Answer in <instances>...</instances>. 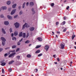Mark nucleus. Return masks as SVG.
<instances>
[{
  "mask_svg": "<svg viewBox=\"0 0 76 76\" xmlns=\"http://www.w3.org/2000/svg\"><path fill=\"white\" fill-rule=\"evenodd\" d=\"M75 37H76V36H75V35L73 34L72 37V39H74V38H75Z\"/></svg>",
  "mask_w": 76,
  "mask_h": 76,
  "instance_id": "obj_29",
  "label": "nucleus"
},
{
  "mask_svg": "<svg viewBox=\"0 0 76 76\" xmlns=\"http://www.w3.org/2000/svg\"><path fill=\"white\" fill-rule=\"evenodd\" d=\"M64 63H66V60L64 61Z\"/></svg>",
  "mask_w": 76,
  "mask_h": 76,
  "instance_id": "obj_60",
  "label": "nucleus"
},
{
  "mask_svg": "<svg viewBox=\"0 0 76 76\" xmlns=\"http://www.w3.org/2000/svg\"><path fill=\"white\" fill-rule=\"evenodd\" d=\"M19 50H20V48H18L16 50V52H17V51H19Z\"/></svg>",
  "mask_w": 76,
  "mask_h": 76,
  "instance_id": "obj_44",
  "label": "nucleus"
},
{
  "mask_svg": "<svg viewBox=\"0 0 76 76\" xmlns=\"http://www.w3.org/2000/svg\"><path fill=\"white\" fill-rule=\"evenodd\" d=\"M17 58H18V59H20V56H17Z\"/></svg>",
  "mask_w": 76,
  "mask_h": 76,
  "instance_id": "obj_42",
  "label": "nucleus"
},
{
  "mask_svg": "<svg viewBox=\"0 0 76 76\" xmlns=\"http://www.w3.org/2000/svg\"><path fill=\"white\" fill-rule=\"evenodd\" d=\"M1 66H5V65H6V63L4 62L3 63L1 64Z\"/></svg>",
  "mask_w": 76,
  "mask_h": 76,
  "instance_id": "obj_25",
  "label": "nucleus"
},
{
  "mask_svg": "<svg viewBox=\"0 0 76 76\" xmlns=\"http://www.w3.org/2000/svg\"><path fill=\"white\" fill-rule=\"evenodd\" d=\"M29 37V33H27L26 36V38H28Z\"/></svg>",
  "mask_w": 76,
  "mask_h": 76,
  "instance_id": "obj_28",
  "label": "nucleus"
},
{
  "mask_svg": "<svg viewBox=\"0 0 76 76\" xmlns=\"http://www.w3.org/2000/svg\"><path fill=\"white\" fill-rule=\"evenodd\" d=\"M50 5L52 7L54 6V3H52L50 4Z\"/></svg>",
  "mask_w": 76,
  "mask_h": 76,
  "instance_id": "obj_40",
  "label": "nucleus"
},
{
  "mask_svg": "<svg viewBox=\"0 0 76 76\" xmlns=\"http://www.w3.org/2000/svg\"><path fill=\"white\" fill-rule=\"evenodd\" d=\"M30 42V41H29V40H27L25 42V43H26V44H28V43H29Z\"/></svg>",
  "mask_w": 76,
  "mask_h": 76,
  "instance_id": "obj_26",
  "label": "nucleus"
},
{
  "mask_svg": "<svg viewBox=\"0 0 76 76\" xmlns=\"http://www.w3.org/2000/svg\"><path fill=\"white\" fill-rule=\"evenodd\" d=\"M10 47H8L5 48V50H8V49H10Z\"/></svg>",
  "mask_w": 76,
  "mask_h": 76,
  "instance_id": "obj_47",
  "label": "nucleus"
},
{
  "mask_svg": "<svg viewBox=\"0 0 76 76\" xmlns=\"http://www.w3.org/2000/svg\"><path fill=\"white\" fill-rule=\"evenodd\" d=\"M10 32H12V30L11 28H10Z\"/></svg>",
  "mask_w": 76,
  "mask_h": 76,
  "instance_id": "obj_56",
  "label": "nucleus"
},
{
  "mask_svg": "<svg viewBox=\"0 0 76 76\" xmlns=\"http://www.w3.org/2000/svg\"><path fill=\"white\" fill-rule=\"evenodd\" d=\"M1 8H0V12H1Z\"/></svg>",
  "mask_w": 76,
  "mask_h": 76,
  "instance_id": "obj_64",
  "label": "nucleus"
},
{
  "mask_svg": "<svg viewBox=\"0 0 76 76\" xmlns=\"http://www.w3.org/2000/svg\"><path fill=\"white\" fill-rule=\"evenodd\" d=\"M31 55H30L29 54H28L27 56V57H28V58H30L31 57Z\"/></svg>",
  "mask_w": 76,
  "mask_h": 76,
  "instance_id": "obj_33",
  "label": "nucleus"
},
{
  "mask_svg": "<svg viewBox=\"0 0 76 76\" xmlns=\"http://www.w3.org/2000/svg\"><path fill=\"white\" fill-rule=\"evenodd\" d=\"M21 8V6H19L18 7L19 9H20Z\"/></svg>",
  "mask_w": 76,
  "mask_h": 76,
  "instance_id": "obj_57",
  "label": "nucleus"
},
{
  "mask_svg": "<svg viewBox=\"0 0 76 76\" xmlns=\"http://www.w3.org/2000/svg\"><path fill=\"white\" fill-rule=\"evenodd\" d=\"M32 11L33 12V13L34 14V13H35V11H34V9L33 8L32 9Z\"/></svg>",
  "mask_w": 76,
  "mask_h": 76,
  "instance_id": "obj_37",
  "label": "nucleus"
},
{
  "mask_svg": "<svg viewBox=\"0 0 76 76\" xmlns=\"http://www.w3.org/2000/svg\"><path fill=\"white\" fill-rule=\"evenodd\" d=\"M61 48H62V49H63V48H64V45L63 44H61Z\"/></svg>",
  "mask_w": 76,
  "mask_h": 76,
  "instance_id": "obj_22",
  "label": "nucleus"
},
{
  "mask_svg": "<svg viewBox=\"0 0 76 76\" xmlns=\"http://www.w3.org/2000/svg\"><path fill=\"white\" fill-rule=\"evenodd\" d=\"M1 41H2V45L3 46H4L5 45V42L6 41V39L5 38L3 37H1L0 38Z\"/></svg>",
  "mask_w": 76,
  "mask_h": 76,
  "instance_id": "obj_1",
  "label": "nucleus"
},
{
  "mask_svg": "<svg viewBox=\"0 0 76 76\" xmlns=\"http://www.w3.org/2000/svg\"><path fill=\"white\" fill-rule=\"evenodd\" d=\"M9 72H12V69L11 68H9V69H8Z\"/></svg>",
  "mask_w": 76,
  "mask_h": 76,
  "instance_id": "obj_39",
  "label": "nucleus"
},
{
  "mask_svg": "<svg viewBox=\"0 0 76 76\" xmlns=\"http://www.w3.org/2000/svg\"><path fill=\"white\" fill-rule=\"evenodd\" d=\"M35 29V28L34 27H30L29 28V30L30 31H32Z\"/></svg>",
  "mask_w": 76,
  "mask_h": 76,
  "instance_id": "obj_9",
  "label": "nucleus"
},
{
  "mask_svg": "<svg viewBox=\"0 0 76 76\" xmlns=\"http://www.w3.org/2000/svg\"><path fill=\"white\" fill-rule=\"evenodd\" d=\"M29 27V24H28V23H25V24L23 26V29H25V28H28Z\"/></svg>",
  "mask_w": 76,
  "mask_h": 76,
  "instance_id": "obj_2",
  "label": "nucleus"
},
{
  "mask_svg": "<svg viewBox=\"0 0 76 76\" xmlns=\"http://www.w3.org/2000/svg\"><path fill=\"white\" fill-rule=\"evenodd\" d=\"M69 6H68V7L66 8V9H67V10H69Z\"/></svg>",
  "mask_w": 76,
  "mask_h": 76,
  "instance_id": "obj_52",
  "label": "nucleus"
},
{
  "mask_svg": "<svg viewBox=\"0 0 76 76\" xmlns=\"http://www.w3.org/2000/svg\"><path fill=\"white\" fill-rule=\"evenodd\" d=\"M20 45V43L19 42H18V45Z\"/></svg>",
  "mask_w": 76,
  "mask_h": 76,
  "instance_id": "obj_45",
  "label": "nucleus"
},
{
  "mask_svg": "<svg viewBox=\"0 0 76 76\" xmlns=\"http://www.w3.org/2000/svg\"><path fill=\"white\" fill-rule=\"evenodd\" d=\"M10 53H14V52H15V50H10L9 51Z\"/></svg>",
  "mask_w": 76,
  "mask_h": 76,
  "instance_id": "obj_30",
  "label": "nucleus"
},
{
  "mask_svg": "<svg viewBox=\"0 0 76 76\" xmlns=\"http://www.w3.org/2000/svg\"><path fill=\"white\" fill-rule=\"evenodd\" d=\"M41 47V45H38L35 48H39V47Z\"/></svg>",
  "mask_w": 76,
  "mask_h": 76,
  "instance_id": "obj_23",
  "label": "nucleus"
},
{
  "mask_svg": "<svg viewBox=\"0 0 76 76\" xmlns=\"http://www.w3.org/2000/svg\"><path fill=\"white\" fill-rule=\"evenodd\" d=\"M56 25L57 26L58 25V22H56Z\"/></svg>",
  "mask_w": 76,
  "mask_h": 76,
  "instance_id": "obj_55",
  "label": "nucleus"
},
{
  "mask_svg": "<svg viewBox=\"0 0 76 76\" xmlns=\"http://www.w3.org/2000/svg\"><path fill=\"white\" fill-rule=\"evenodd\" d=\"M66 31V28H65L64 30H63V32H65Z\"/></svg>",
  "mask_w": 76,
  "mask_h": 76,
  "instance_id": "obj_53",
  "label": "nucleus"
},
{
  "mask_svg": "<svg viewBox=\"0 0 76 76\" xmlns=\"http://www.w3.org/2000/svg\"><path fill=\"white\" fill-rule=\"evenodd\" d=\"M7 56V53H5L4 55V57H6Z\"/></svg>",
  "mask_w": 76,
  "mask_h": 76,
  "instance_id": "obj_46",
  "label": "nucleus"
},
{
  "mask_svg": "<svg viewBox=\"0 0 76 76\" xmlns=\"http://www.w3.org/2000/svg\"><path fill=\"white\" fill-rule=\"evenodd\" d=\"M22 13H23L22 11H20V12H19V15H21L22 14Z\"/></svg>",
  "mask_w": 76,
  "mask_h": 76,
  "instance_id": "obj_34",
  "label": "nucleus"
},
{
  "mask_svg": "<svg viewBox=\"0 0 76 76\" xmlns=\"http://www.w3.org/2000/svg\"><path fill=\"white\" fill-rule=\"evenodd\" d=\"M15 62V61L13 60H12L8 64H12L13 62Z\"/></svg>",
  "mask_w": 76,
  "mask_h": 76,
  "instance_id": "obj_18",
  "label": "nucleus"
},
{
  "mask_svg": "<svg viewBox=\"0 0 76 76\" xmlns=\"http://www.w3.org/2000/svg\"><path fill=\"white\" fill-rule=\"evenodd\" d=\"M16 28H18L19 27L20 24L19 23L17 22H16L14 24Z\"/></svg>",
  "mask_w": 76,
  "mask_h": 76,
  "instance_id": "obj_3",
  "label": "nucleus"
},
{
  "mask_svg": "<svg viewBox=\"0 0 76 76\" xmlns=\"http://www.w3.org/2000/svg\"><path fill=\"white\" fill-rule=\"evenodd\" d=\"M16 10V9H14V10H13L11 12L10 14H11V15H13V14H14L15 13V12Z\"/></svg>",
  "mask_w": 76,
  "mask_h": 76,
  "instance_id": "obj_6",
  "label": "nucleus"
},
{
  "mask_svg": "<svg viewBox=\"0 0 76 76\" xmlns=\"http://www.w3.org/2000/svg\"><path fill=\"white\" fill-rule=\"evenodd\" d=\"M4 24L5 25H8L9 24V22L7 21H5L4 22Z\"/></svg>",
  "mask_w": 76,
  "mask_h": 76,
  "instance_id": "obj_11",
  "label": "nucleus"
},
{
  "mask_svg": "<svg viewBox=\"0 0 76 76\" xmlns=\"http://www.w3.org/2000/svg\"><path fill=\"white\" fill-rule=\"evenodd\" d=\"M31 45H32V44H30V45H29V47L30 46H31Z\"/></svg>",
  "mask_w": 76,
  "mask_h": 76,
  "instance_id": "obj_63",
  "label": "nucleus"
},
{
  "mask_svg": "<svg viewBox=\"0 0 76 76\" xmlns=\"http://www.w3.org/2000/svg\"><path fill=\"white\" fill-rule=\"evenodd\" d=\"M13 35H14V34L13 33H12L11 34V37H13Z\"/></svg>",
  "mask_w": 76,
  "mask_h": 76,
  "instance_id": "obj_54",
  "label": "nucleus"
},
{
  "mask_svg": "<svg viewBox=\"0 0 76 76\" xmlns=\"http://www.w3.org/2000/svg\"><path fill=\"white\" fill-rule=\"evenodd\" d=\"M17 5L16 4H13L12 6V8H13V9L15 8L16 7V6Z\"/></svg>",
  "mask_w": 76,
  "mask_h": 76,
  "instance_id": "obj_12",
  "label": "nucleus"
},
{
  "mask_svg": "<svg viewBox=\"0 0 76 76\" xmlns=\"http://www.w3.org/2000/svg\"><path fill=\"white\" fill-rule=\"evenodd\" d=\"M54 63L55 64H57V63L56 62H55Z\"/></svg>",
  "mask_w": 76,
  "mask_h": 76,
  "instance_id": "obj_62",
  "label": "nucleus"
},
{
  "mask_svg": "<svg viewBox=\"0 0 76 76\" xmlns=\"http://www.w3.org/2000/svg\"><path fill=\"white\" fill-rule=\"evenodd\" d=\"M2 32L4 34H6V31L4 30V28H2L1 29Z\"/></svg>",
  "mask_w": 76,
  "mask_h": 76,
  "instance_id": "obj_8",
  "label": "nucleus"
},
{
  "mask_svg": "<svg viewBox=\"0 0 76 76\" xmlns=\"http://www.w3.org/2000/svg\"><path fill=\"white\" fill-rule=\"evenodd\" d=\"M11 9H12L11 8H9V9H8V10L9 11H10V10H11Z\"/></svg>",
  "mask_w": 76,
  "mask_h": 76,
  "instance_id": "obj_50",
  "label": "nucleus"
},
{
  "mask_svg": "<svg viewBox=\"0 0 76 76\" xmlns=\"http://www.w3.org/2000/svg\"><path fill=\"white\" fill-rule=\"evenodd\" d=\"M2 51H3V48H0V52Z\"/></svg>",
  "mask_w": 76,
  "mask_h": 76,
  "instance_id": "obj_48",
  "label": "nucleus"
},
{
  "mask_svg": "<svg viewBox=\"0 0 76 76\" xmlns=\"http://www.w3.org/2000/svg\"><path fill=\"white\" fill-rule=\"evenodd\" d=\"M7 17L8 19H9V20H12V19H13L12 17L9 15H8L7 16Z\"/></svg>",
  "mask_w": 76,
  "mask_h": 76,
  "instance_id": "obj_7",
  "label": "nucleus"
},
{
  "mask_svg": "<svg viewBox=\"0 0 76 76\" xmlns=\"http://www.w3.org/2000/svg\"><path fill=\"white\" fill-rule=\"evenodd\" d=\"M7 7L6 6H3L1 7V9L2 10H6L7 9Z\"/></svg>",
  "mask_w": 76,
  "mask_h": 76,
  "instance_id": "obj_4",
  "label": "nucleus"
},
{
  "mask_svg": "<svg viewBox=\"0 0 76 76\" xmlns=\"http://www.w3.org/2000/svg\"><path fill=\"white\" fill-rule=\"evenodd\" d=\"M16 47V45H14L12 46V48L13 49L15 48Z\"/></svg>",
  "mask_w": 76,
  "mask_h": 76,
  "instance_id": "obj_31",
  "label": "nucleus"
},
{
  "mask_svg": "<svg viewBox=\"0 0 76 76\" xmlns=\"http://www.w3.org/2000/svg\"><path fill=\"white\" fill-rule=\"evenodd\" d=\"M23 34V33L22 32H20L19 34V37H22V34Z\"/></svg>",
  "mask_w": 76,
  "mask_h": 76,
  "instance_id": "obj_14",
  "label": "nucleus"
},
{
  "mask_svg": "<svg viewBox=\"0 0 76 76\" xmlns=\"http://www.w3.org/2000/svg\"><path fill=\"white\" fill-rule=\"evenodd\" d=\"M30 5L31 6H34V2H30Z\"/></svg>",
  "mask_w": 76,
  "mask_h": 76,
  "instance_id": "obj_17",
  "label": "nucleus"
},
{
  "mask_svg": "<svg viewBox=\"0 0 76 76\" xmlns=\"http://www.w3.org/2000/svg\"><path fill=\"white\" fill-rule=\"evenodd\" d=\"M6 4H7V5H10V4H11V1H7V2Z\"/></svg>",
  "mask_w": 76,
  "mask_h": 76,
  "instance_id": "obj_10",
  "label": "nucleus"
},
{
  "mask_svg": "<svg viewBox=\"0 0 76 76\" xmlns=\"http://www.w3.org/2000/svg\"><path fill=\"white\" fill-rule=\"evenodd\" d=\"M40 50H39L36 51L35 53L36 54H37V53H40Z\"/></svg>",
  "mask_w": 76,
  "mask_h": 76,
  "instance_id": "obj_21",
  "label": "nucleus"
},
{
  "mask_svg": "<svg viewBox=\"0 0 76 76\" xmlns=\"http://www.w3.org/2000/svg\"><path fill=\"white\" fill-rule=\"evenodd\" d=\"M18 16V15H16L14 16V18H16Z\"/></svg>",
  "mask_w": 76,
  "mask_h": 76,
  "instance_id": "obj_41",
  "label": "nucleus"
},
{
  "mask_svg": "<svg viewBox=\"0 0 76 76\" xmlns=\"http://www.w3.org/2000/svg\"><path fill=\"white\" fill-rule=\"evenodd\" d=\"M57 60L58 61H60V59H59V58H57Z\"/></svg>",
  "mask_w": 76,
  "mask_h": 76,
  "instance_id": "obj_51",
  "label": "nucleus"
},
{
  "mask_svg": "<svg viewBox=\"0 0 76 76\" xmlns=\"http://www.w3.org/2000/svg\"><path fill=\"white\" fill-rule=\"evenodd\" d=\"M26 5L28 6L29 5V2H27L26 4Z\"/></svg>",
  "mask_w": 76,
  "mask_h": 76,
  "instance_id": "obj_49",
  "label": "nucleus"
},
{
  "mask_svg": "<svg viewBox=\"0 0 76 76\" xmlns=\"http://www.w3.org/2000/svg\"><path fill=\"white\" fill-rule=\"evenodd\" d=\"M2 73H4V70L3 69H2Z\"/></svg>",
  "mask_w": 76,
  "mask_h": 76,
  "instance_id": "obj_43",
  "label": "nucleus"
},
{
  "mask_svg": "<svg viewBox=\"0 0 76 76\" xmlns=\"http://www.w3.org/2000/svg\"><path fill=\"white\" fill-rule=\"evenodd\" d=\"M25 2H24L23 4L22 5V7L23 8H24L25 7Z\"/></svg>",
  "mask_w": 76,
  "mask_h": 76,
  "instance_id": "obj_32",
  "label": "nucleus"
},
{
  "mask_svg": "<svg viewBox=\"0 0 76 76\" xmlns=\"http://www.w3.org/2000/svg\"><path fill=\"white\" fill-rule=\"evenodd\" d=\"M15 36H17L18 35V32L17 31H15V32L14 33Z\"/></svg>",
  "mask_w": 76,
  "mask_h": 76,
  "instance_id": "obj_13",
  "label": "nucleus"
},
{
  "mask_svg": "<svg viewBox=\"0 0 76 76\" xmlns=\"http://www.w3.org/2000/svg\"><path fill=\"white\" fill-rule=\"evenodd\" d=\"M49 48V46H46L45 47V49H46V51H47Z\"/></svg>",
  "mask_w": 76,
  "mask_h": 76,
  "instance_id": "obj_16",
  "label": "nucleus"
},
{
  "mask_svg": "<svg viewBox=\"0 0 76 76\" xmlns=\"http://www.w3.org/2000/svg\"><path fill=\"white\" fill-rule=\"evenodd\" d=\"M16 38L15 37H12V40H13V41H16Z\"/></svg>",
  "mask_w": 76,
  "mask_h": 76,
  "instance_id": "obj_24",
  "label": "nucleus"
},
{
  "mask_svg": "<svg viewBox=\"0 0 76 76\" xmlns=\"http://www.w3.org/2000/svg\"><path fill=\"white\" fill-rule=\"evenodd\" d=\"M37 39L39 41H41L42 40V39L41 38H40V37L37 38Z\"/></svg>",
  "mask_w": 76,
  "mask_h": 76,
  "instance_id": "obj_19",
  "label": "nucleus"
},
{
  "mask_svg": "<svg viewBox=\"0 0 76 76\" xmlns=\"http://www.w3.org/2000/svg\"><path fill=\"white\" fill-rule=\"evenodd\" d=\"M56 56V55H53V57H54V58H56V57H55V56Z\"/></svg>",
  "mask_w": 76,
  "mask_h": 76,
  "instance_id": "obj_59",
  "label": "nucleus"
},
{
  "mask_svg": "<svg viewBox=\"0 0 76 76\" xmlns=\"http://www.w3.org/2000/svg\"><path fill=\"white\" fill-rule=\"evenodd\" d=\"M16 54V53H11L10 54L9 56V57H14V56Z\"/></svg>",
  "mask_w": 76,
  "mask_h": 76,
  "instance_id": "obj_5",
  "label": "nucleus"
},
{
  "mask_svg": "<svg viewBox=\"0 0 76 76\" xmlns=\"http://www.w3.org/2000/svg\"><path fill=\"white\" fill-rule=\"evenodd\" d=\"M65 23H66V22L64 21L61 24V25H65Z\"/></svg>",
  "mask_w": 76,
  "mask_h": 76,
  "instance_id": "obj_20",
  "label": "nucleus"
},
{
  "mask_svg": "<svg viewBox=\"0 0 76 76\" xmlns=\"http://www.w3.org/2000/svg\"><path fill=\"white\" fill-rule=\"evenodd\" d=\"M38 72V69H35L34 70V72Z\"/></svg>",
  "mask_w": 76,
  "mask_h": 76,
  "instance_id": "obj_38",
  "label": "nucleus"
},
{
  "mask_svg": "<svg viewBox=\"0 0 76 76\" xmlns=\"http://www.w3.org/2000/svg\"><path fill=\"white\" fill-rule=\"evenodd\" d=\"M67 19V17L64 16V20H66V19Z\"/></svg>",
  "mask_w": 76,
  "mask_h": 76,
  "instance_id": "obj_36",
  "label": "nucleus"
},
{
  "mask_svg": "<svg viewBox=\"0 0 76 76\" xmlns=\"http://www.w3.org/2000/svg\"><path fill=\"white\" fill-rule=\"evenodd\" d=\"M22 40H23V38H22L19 41L20 42H21Z\"/></svg>",
  "mask_w": 76,
  "mask_h": 76,
  "instance_id": "obj_58",
  "label": "nucleus"
},
{
  "mask_svg": "<svg viewBox=\"0 0 76 76\" xmlns=\"http://www.w3.org/2000/svg\"><path fill=\"white\" fill-rule=\"evenodd\" d=\"M22 37H23L24 38H25L26 37V33H24L23 34H22Z\"/></svg>",
  "mask_w": 76,
  "mask_h": 76,
  "instance_id": "obj_15",
  "label": "nucleus"
},
{
  "mask_svg": "<svg viewBox=\"0 0 76 76\" xmlns=\"http://www.w3.org/2000/svg\"><path fill=\"white\" fill-rule=\"evenodd\" d=\"M60 32H58V31H57V34H60Z\"/></svg>",
  "mask_w": 76,
  "mask_h": 76,
  "instance_id": "obj_61",
  "label": "nucleus"
},
{
  "mask_svg": "<svg viewBox=\"0 0 76 76\" xmlns=\"http://www.w3.org/2000/svg\"><path fill=\"white\" fill-rule=\"evenodd\" d=\"M42 56V53H40V54H39L38 55V57H40V56Z\"/></svg>",
  "mask_w": 76,
  "mask_h": 76,
  "instance_id": "obj_35",
  "label": "nucleus"
},
{
  "mask_svg": "<svg viewBox=\"0 0 76 76\" xmlns=\"http://www.w3.org/2000/svg\"><path fill=\"white\" fill-rule=\"evenodd\" d=\"M4 15L2 14L0 15V18H4Z\"/></svg>",
  "mask_w": 76,
  "mask_h": 76,
  "instance_id": "obj_27",
  "label": "nucleus"
}]
</instances>
